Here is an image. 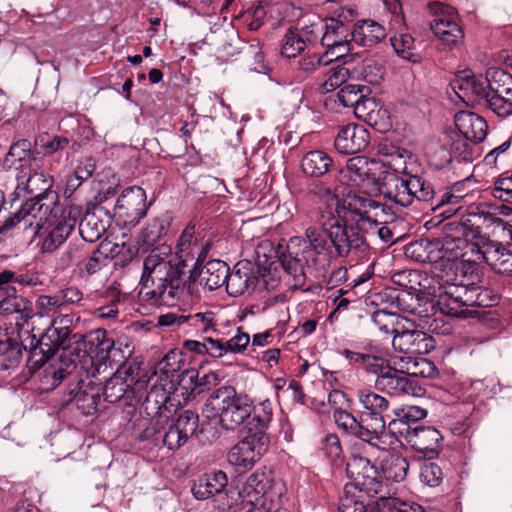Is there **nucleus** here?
<instances>
[{
	"label": "nucleus",
	"mask_w": 512,
	"mask_h": 512,
	"mask_svg": "<svg viewBox=\"0 0 512 512\" xmlns=\"http://www.w3.org/2000/svg\"><path fill=\"white\" fill-rule=\"evenodd\" d=\"M333 166L331 156L322 150H312L306 153L301 160V168L305 175L320 178L326 175Z\"/></svg>",
	"instance_id": "ea45409f"
},
{
	"label": "nucleus",
	"mask_w": 512,
	"mask_h": 512,
	"mask_svg": "<svg viewBox=\"0 0 512 512\" xmlns=\"http://www.w3.org/2000/svg\"><path fill=\"white\" fill-rule=\"evenodd\" d=\"M376 390L390 396L416 395L417 386L408 375L389 365L381 375L375 379Z\"/></svg>",
	"instance_id": "412c9836"
},
{
	"label": "nucleus",
	"mask_w": 512,
	"mask_h": 512,
	"mask_svg": "<svg viewBox=\"0 0 512 512\" xmlns=\"http://www.w3.org/2000/svg\"><path fill=\"white\" fill-rule=\"evenodd\" d=\"M255 283L256 276L253 272V263L247 259L237 262L233 272H228L227 280L225 281L227 293L233 297L242 295L250 287L254 290L256 287Z\"/></svg>",
	"instance_id": "a878e982"
},
{
	"label": "nucleus",
	"mask_w": 512,
	"mask_h": 512,
	"mask_svg": "<svg viewBox=\"0 0 512 512\" xmlns=\"http://www.w3.org/2000/svg\"><path fill=\"white\" fill-rule=\"evenodd\" d=\"M239 503L235 512H255L256 473H252L239 491Z\"/></svg>",
	"instance_id": "3c124183"
},
{
	"label": "nucleus",
	"mask_w": 512,
	"mask_h": 512,
	"mask_svg": "<svg viewBox=\"0 0 512 512\" xmlns=\"http://www.w3.org/2000/svg\"><path fill=\"white\" fill-rule=\"evenodd\" d=\"M388 428L393 434L403 437L424 458L432 459L439 454L443 436L436 428L423 425L405 427L400 421H390Z\"/></svg>",
	"instance_id": "9b49d317"
},
{
	"label": "nucleus",
	"mask_w": 512,
	"mask_h": 512,
	"mask_svg": "<svg viewBox=\"0 0 512 512\" xmlns=\"http://www.w3.org/2000/svg\"><path fill=\"white\" fill-rule=\"evenodd\" d=\"M379 207L376 201L365 195L348 194L342 202V220L368 232L378 226L377 214L373 212Z\"/></svg>",
	"instance_id": "ddd939ff"
},
{
	"label": "nucleus",
	"mask_w": 512,
	"mask_h": 512,
	"mask_svg": "<svg viewBox=\"0 0 512 512\" xmlns=\"http://www.w3.org/2000/svg\"><path fill=\"white\" fill-rule=\"evenodd\" d=\"M23 212L24 203L14 207V203L7 201L4 192L0 190V235L19 232L20 227H25L27 218H24Z\"/></svg>",
	"instance_id": "7c9ffc66"
},
{
	"label": "nucleus",
	"mask_w": 512,
	"mask_h": 512,
	"mask_svg": "<svg viewBox=\"0 0 512 512\" xmlns=\"http://www.w3.org/2000/svg\"><path fill=\"white\" fill-rule=\"evenodd\" d=\"M484 92L512 98V75L501 69L494 70L485 82Z\"/></svg>",
	"instance_id": "09e8293b"
},
{
	"label": "nucleus",
	"mask_w": 512,
	"mask_h": 512,
	"mask_svg": "<svg viewBox=\"0 0 512 512\" xmlns=\"http://www.w3.org/2000/svg\"><path fill=\"white\" fill-rule=\"evenodd\" d=\"M184 333L191 336L229 339L221 330L217 313L212 310L199 311L186 315Z\"/></svg>",
	"instance_id": "aec40b11"
},
{
	"label": "nucleus",
	"mask_w": 512,
	"mask_h": 512,
	"mask_svg": "<svg viewBox=\"0 0 512 512\" xmlns=\"http://www.w3.org/2000/svg\"><path fill=\"white\" fill-rule=\"evenodd\" d=\"M385 37V28L371 19L356 23L351 32V40L364 47H372L380 43Z\"/></svg>",
	"instance_id": "72a5a7b5"
},
{
	"label": "nucleus",
	"mask_w": 512,
	"mask_h": 512,
	"mask_svg": "<svg viewBox=\"0 0 512 512\" xmlns=\"http://www.w3.org/2000/svg\"><path fill=\"white\" fill-rule=\"evenodd\" d=\"M199 415L191 410H184L181 412L173 425L181 430V433L184 435L187 440L192 437L198 428Z\"/></svg>",
	"instance_id": "680f3d73"
},
{
	"label": "nucleus",
	"mask_w": 512,
	"mask_h": 512,
	"mask_svg": "<svg viewBox=\"0 0 512 512\" xmlns=\"http://www.w3.org/2000/svg\"><path fill=\"white\" fill-rule=\"evenodd\" d=\"M87 347L89 353L82 357L79 363L80 373H85L86 378H95L106 373L111 352L114 349L115 341L108 336L103 328L92 330L87 335Z\"/></svg>",
	"instance_id": "9d476101"
},
{
	"label": "nucleus",
	"mask_w": 512,
	"mask_h": 512,
	"mask_svg": "<svg viewBox=\"0 0 512 512\" xmlns=\"http://www.w3.org/2000/svg\"><path fill=\"white\" fill-rule=\"evenodd\" d=\"M323 75L325 80L320 89L322 93H328L341 87L347 81L350 73L346 67L337 64L325 69Z\"/></svg>",
	"instance_id": "5fc2aeb1"
},
{
	"label": "nucleus",
	"mask_w": 512,
	"mask_h": 512,
	"mask_svg": "<svg viewBox=\"0 0 512 512\" xmlns=\"http://www.w3.org/2000/svg\"><path fill=\"white\" fill-rule=\"evenodd\" d=\"M356 397L363 408L362 418L367 417L371 421L367 426L380 435L386 426L385 414L390 407L389 400L370 388L358 389Z\"/></svg>",
	"instance_id": "f3484780"
},
{
	"label": "nucleus",
	"mask_w": 512,
	"mask_h": 512,
	"mask_svg": "<svg viewBox=\"0 0 512 512\" xmlns=\"http://www.w3.org/2000/svg\"><path fill=\"white\" fill-rule=\"evenodd\" d=\"M349 178L357 183L374 184L379 193L388 201L408 207L415 199L429 200L433 196L431 183L419 175L389 171L385 164L366 156H355L347 160Z\"/></svg>",
	"instance_id": "7ed1b4c3"
},
{
	"label": "nucleus",
	"mask_w": 512,
	"mask_h": 512,
	"mask_svg": "<svg viewBox=\"0 0 512 512\" xmlns=\"http://www.w3.org/2000/svg\"><path fill=\"white\" fill-rule=\"evenodd\" d=\"M362 229L348 223L345 225H334L328 229V238L338 256L344 257L351 252L364 253L368 245Z\"/></svg>",
	"instance_id": "2eb2a0df"
},
{
	"label": "nucleus",
	"mask_w": 512,
	"mask_h": 512,
	"mask_svg": "<svg viewBox=\"0 0 512 512\" xmlns=\"http://www.w3.org/2000/svg\"><path fill=\"white\" fill-rule=\"evenodd\" d=\"M367 504L362 495L356 494L352 486H344L343 493L339 499L338 512H367Z\"/></svg>",
	"instance_id": "6e6d98bb"
},
{
	"label": "nucleus",
	"mask_w": 512,
	"mask_h": 512,
	"mask_svg": "<svg viewBox=\"0 0 512 512\" xmlns=\"http://www.w3.org/2000/svg\"><path fill=\"white\" fill-rule=\"evenodd\" d=\"M12 314H18L17 320L20 322L30 316L37 315L33 313L31 302L18 295L14 286H8L0 293V315L9 316Z\"/></svg>",
	"instance_id": "c85d7f7f"
},
{
	"label": "nucleus",
	"mask_w": 512,
	"mask_h": 512,
	"mask_svg": "<svg viewBox=\"0 0 512 512\" xmlns=\"http://www.w3.org/2000/svg\"><path fill=\"white\" fill-rule=\"evenodd\" d=\"M369 144V132L362 125L343 126L334 142L335 149L342 154H353L364 150Z\"/></svg>",
	"instance_id": "393cba45"
},
{
	"label": "nucleus",
	"mask_w": 512,
	"mask_h": 512,
	"mask_svg": "<svg viewBox=\"0 0 512 512\" xmlns=\"http://www.w3.org/2000/svg\"><path fill=\"white\" fill-rule=\"evenodd\" d=\"M59 291H56L52 295H40L36 301V306L40 310V313H36L40 316H52L59 312L64 306L61 300Z\"/></svg>",
	"instance_id": "e2e57ef3"
},
{
	"label": "nucleus",
	"mask_w": 512,
	"mask_h": 512,
	"mask_svg": "<svg viewBox=\"0 0 512 512\" xmlns=\"http://www.w3.org/2000/svg\"><path fill=\"white\" fill-rule=\"evenodd\" d=\"M305 46L304 37L299 31L289 29L282 41L281 54L287 58L296 57L304 50Z\"/></svg>",
	"instance_id": "bf43d9fd"
},
{
	"label": "nucleus",
	"mask_w": 512,
	"mask_h": 512,
	"mask_svg": "<svg viewBox=\"0 0 512 512\" xmlns=\"http://www.w3.org/2000/svg\"><path fill=\"white\" fill-rule=\"evenodd\" d=\"M256 432L253 427L247 429L246 435L231 448L228 453V462L235 467L236 472L250 471L256 461Z\"/></svg>",
	"instance_id": "4be33fe9"
},
{
	"label": "nucleus",
	"mask_w": 512,
	"mask_h": 512,
	"mask_svg": "<svg viewBox=\"0 0 512 512\" xmlns=\"http://www.w3.org/2000/svg\"><path fill=\"white\" fill-rule=\"evenodd\" d=\"M394 413L396 418L391 421H400L405 425V427H415V425H419L418 421L427 416L426 410L419 406H407L405 408L395 410Z\"/></svg>",
	"instance_id": "69168bd1"
},
{
	"label": "nucleus",
	"mask_w": 512,
	"mask_h": 512,
	"mask_svg": "<svg viewBox=\"0 0 512 512\" xmlns=\"http://www.w3.org/2000/svg\"><path fill=\"white\" fill-rule=\"evenodd\" d=\"M392 346L396 351L405 354H426L433 348L431 336L420 330H403L395 332Z\"/></svg>",
	"instance_id": "b1692460"
},
{
	"label": "nucleus",
	"mask_w": 512,
	"mask_h": 512,
	"mask_svg": "<svg viewBox=\"0 0 512 512\" xmlns=\"http://www.w3.org/2000/svg\"><path fill=\"white\" fill-rule=\"evenodd\" d=\"M42 321V316H30L23 322L17 321L18 336L17 339L4 336L0 338V370H7L19 364L22 349L29 351L31 359H35L36 364H44L49 361L46 356V348L42 345L43 329L36 328V324Z\"/></svg>",
	"instance_id": "0eeeda50"
},
{
	"label": "nucleus",
	"mask_w": 512,
	"mask_h": 512,
	"mask_svg": "<svg viewBox=\"0 0 512 512\" xmlns=\"http://www.w3.org/2000/svg\"><path fill=\"white\" fill-rule=\"evenodd\" d=\"M146 192L140 186H130L119 195L114 213L124 226H136L147 214Z\"/></svg>",
	"instance_id": "4468645a"
},
{
	"label": "nucleus",
	"mask_w": 512,
	"mask_h": 512,
	"mask_svg": "<svg viewBox=\"0 0 512 512\" xmlns=\"http://www.w3.org/2000/svg\"><path fill=\"white\" fill-rule=\"evenodd\" d=\"M76 369H79V365L70 357L61 354L45 369L46 378H50L51 386L56 388L64 379L73 378L76 380V376L73 375Z\"/></svg>",
	"instance_id": "79ce46f5"
},
{
	"label": "nucleus",
	"mask_w": 512,
	"mask_h": 512,
	"mask_svg": "<svg viewBox=\"0 0 512 512\" xmlns=\"http://www.w3.org/2000/svg\"><path fill=\"white\" fill-rule=\"evenodd\" d=\"M87 383L80 378L77 381L78 390L69 392L71 396L66 405L75 407L81 415L89 416L95 414L100 399L101 379L87 378Z\"/></svg>",
	"instance_id": "6ab92c4d"
},
{
	"label": "nucleus",
	"mask_w": 512,
	"mask_h": 512,
	"mask_svg": "<svg viewBox=\"0 0 512 512\" xmlns=\"http://www.w3.org/2000/svg\"><path fill=\"white\" fill-rule=\"evenodd\" d=\"M188 243L187 226L177 239L175 257L169 246L152 248L143 261L139 283V298L153 305L173 306L191 300L188 275L185 268L192 262L193 254Z\"/></svg>",
	"instance_id": "f257e3e1"
},
{
	"label": "nucleus",
	"mask_w": 512,
	"mask_h": 512,
	"mask_svg": "<svg viewBox=\"0 0 512 512\" xmlns=\"http://www.w3.org/2000/svg\"><path fill=\"white\" fill-rule=\"evenodd\" d=\"M35 161V152L32 150V144L27 139H20L14 142L3 161L4 167L7 169L15 168H23L26 163Z\"/></svg>",
	"instance_id": "a19ab883"
},
{
	"label": "nucleus",
	"mask_w": 512,
	"mask_h": 512,
	"mask_svg": "<svg viewBox=\"0 0 512 512\" xmlns=\"http://www.w3.org/2000/svg\"><path fill=\"white\" fill-rule=\"evenodd\" d=\"M432 186L433 196L429 200L415 199V202L429 203L430 209L433 212L440 210L439 215L444 219H448L456 214L461 209V202L464 199L463 193H457L458 185H454L452 188L446 190L442 194L436 196L435 190Z\"/></svg>",
	"instance_id": "c756f323"
},
{
	"label": "nucleus",
	"mask_w": 512,
	"mask_h": 512,
	"mask_svg": "<svg viewBox=\"0 0 512 512\" xmlns=\"http://www.w3.org/2000/svg\"><path fill=\"white\" fill-rule=\"evenodd\" d=\"M52 183V177L47 176L44 172L37 171L33 173L30 172L26 181L21 182V184H25V189L28 193L35 194L34 197L30 198L28 201H37L39 204L49 202L48 198H50V194L58 198V194L51 190Z\"/></svg>",
	"instance_id": "58836bf2"
},
{
	"label": "nucleus",
	"mask_w": 512,
	"mask_h": 512,
	"mask_svg": "<svg viewBox=\"0 0 512 512\" xmlns=\"http://www.w3.org/2000/svg\"><path fill=\"white\" fill-rule=\"evenodd\" d=\"M342 205L340 206L339 199L329 201L319 207V223L324 229H331L334 225H341L339 220H342Z\"/></svg>",
	"instance_id": "4d7b16f0"
},
{
	"label": "nucleus",
	"mask_w": 512,
	"mask_h": 512,
	"mask_svg": "<svg viewBox=\"0 0 512 512\" xmlns=\"http://www.w3.org/2000/svg\"><path fill=\"white\" fill-rule=\"evenodd\" d=\"M391 45L396 52V54L410 61H415L414 59V38L406 33H400L398 35H394L390 38Z\"/></svg>",
	"instance_id": "052dcab7"
},
{
	"label": "nucleus",
	"mask_w": 512,
	"mask_h": 512,
	"mask_svg": "<svg viewBox=\"0 0 512 512\" xmlns=\"http://www.w3.org/2000/svg\"><path fill=\"white\" fill-rule=\"evenodd\" d=\"M477 258H482L496 273L512 276V252L501 243L482 240Z\"/></svg>",
	"instance_id": "5701e85b"
},
{
	"label": "nucleus",
	"mask_w": 512,
	"mask_h": 512,
	"mask_svg": "<svg viewBox=\"0 0 512 512\" xmlns=\"http://www.w3.org/2000/svg\"><path fill=\"white\" fill-rule=\"evenodd\" d=\"M105 230L104 223L94 213H86L79 222V233L85 242L98 240Z\"/></svg>",
	"instance_id": "8fccbe9b"
},
{
	"label": "nucleus",
	"mask_w": 512,
	"mask_h": 512,
	"mask_svg": "<svg viewBox=\"0 0 512 512\" xmlns=\"http://www.w3.org/2000/svg\"><path fill=\"white\" fill-rule=\"evenodd\" d=\"M478 261H482V258L469 255L459 262L446 264L441 270L439 278L443 285L434 306L442 314L467 317L468 307H490L497 304V294L480 286L482 279Z\"/></svg>",
	"instance_id": "f03ea898"
},
{
	"label": "nucleus",
	"mask_w": 512,
	"mask_h": 512,
	"mask_svg": "<svg viewBox=\"0 0 512 512\" xmlns=\"http://www.w3.org/2000/svg\"><path fill=\"white\" fill-rule=\"evenodd\" d=\"M454 122L459 134L473 143H480L487 136L488 124L476 113L460 111L455 114Z\"/></svg>",
	"instance_id": "bb28decb"
},
{
	"label": "nucleus",
	"mask_w": 512,
	"mask_h": 512,
	"mask_svg": "<svg viewBox=\"0 0 512 512\" xmlns=\"http://www.w3.org/2000/svg\"><path fill=\"white\" fill-rule=\"evenodd\" d=\"M378 104L374 98L369 95H364V98L359 100L356 106L353 108L355 116L369 124L376 123L375 113L377 111Z\"/></svg>",
	"instance_id": "774afa93"
},
{
	"label": "nucleus",
	"mask_w": 512,
	"mask_h": 512,
	"mask_svg": "<svg viewBox=\"0 0 512 512\" xmlns=\"http://www.w3.org/2000/svg\"><path fill=\"white\" fill-rule=\"evenodd\" d=\"M342 355L349 361L350 364L358 365L367 373L373 374L376 377L381 375L382 372L390 365L388 360L379 354L373 353L371 350L363 352H356L349 349H344Z\"/></svg>",
	"instance_id": "473e14b6"
},
{
	"label": "nucleus",
	"mask_w": 512,
	"mask_h": 512,
	"mask_svg": "<svg viewBox=\"0 0 512 512\" xmlns=\"http://www.w3.org/2000/svg\"><path fill=\"white\" fill-rule=\"evenodd\" d=\"M228 479L223 471H216L199 478L192 487L193 495L197 499L205 500L220 494L227 486Z\"/></svg>",
	"instance_id": "4c0bfd02"
},
{
	"label": "nucleus",
	"mask_w": 512,
	"mask_h": 512,
	"mask_svg": "<svg viewBox=\"0 0 512 512\" xmlns=\"http://www.w3.org/2000/svg\"><path fill=\"white\" fill-rule=\"evenodd\" d=\"M500 215H512V208L504 204L493 208L491 211L484 214V223L487 226H494L495 228H500L503 232L507 231L509 233V229H512V225L500 217Z\"/></svg>",
	"instance_id": "0e129e2a"
},
{
	"label": "nucleus",
	"mask_w": 512,
	"mask_h": 512,
	"mask_svg": "<svg viewBox=\"0 0 512 512\" xmlns=\"http://www.w3.org/2000/svg\"><path fill=\"white\" fill-rule=\"evenodd\" d=\"M171 221L167 215L152 218L138 235L137 244L140 249L147 251L159 242L170 228Z\"/></svg>",
	"instance_id": "f704fd0d"
},
{
	"label": "nucleus",
	"mask_w": 512,
	"mask_h": 512,
	"mask_svg": "<svg viewBox=\"0 0 512 512\" xmlns=\"http://www.w3.org/2000/svg\"><path fill=\"white\" fill-rule=\"evenodd\" d=\"M470 142L469 139L460 134L451 136L450 150L447 151L444 147H440V161L435 165L438 168H443L454 160L465 163L473 162L475 148Z\"/></svg>",
	"instance_id": "cd10ccee"
},
{
	"label": "nucleus",
	"mask_w": 512,
	"mask_h": 512,
	"mask_svg": "<svg viewBox=\"0 0 512 512\" xmlns=\"http://www.w3.org/2000/svg\"><path fill=\"white\" fill-rule=\"evenodd\" d=\"M148 380L145 376L138 378L134 385L124 381L120 375H114L106 380L102 388L104 400L109 403H116L122 399L125 400L127 405H133V402L143 401L145 409L149 408L151 402L154 403L156 413H158L162 405L167 400L166 392L163 388L156 386L151 387L149 391Z\"/></svg>",
	"instance_id": "6e6552de"
},
{
	"label": "nucleus",
	"mask_w": 512,
	"mask_h": 512,
	"mask_svg": "<svg viewBox=\"0 0 512 512\" xmlns=\"http://www.w3.org/2000/svg\"><path fill=\"white\" fill-rule=\"evenodd\" d=\"M88 256L87 245L84 243L68 245L59 258V265L62 269L80 265Z\"/></svg>",
	"instance_id": "13d9d810"
},
{
	"label": "nucleus",
	"mask_w": 512,
	"mask_h": 512,
	"mask_svg": "<svg viewBox=\"0 0 512 512\" xmlns=\"http://www.w3.org/2000/svg\"><path fill=\"white\" fill-rule=\"evenodd\" d=\"M345 486H352L356 489V494L366 495L367 497H375L381 494L384 489V484L380 480L379 472L377 468L373 469L372 473H366L362 476H358L352 479L351 483H347Z\"/></svg>",
	"instance_id": "c03bdc74"
},
{
	"label": "nucleus",
	"mask_w": 512,
	"mask_h": 512,
	"mask_svg": "<svg viewBox=\"0 0 512 512\" xmlns=\"http://www.w3.org/2000/svg\"><path fill=\"white\" fill-rule=\"evenodd\" d=\"M196 225L193 221L187 224L188 243L193 254L192 266L188 270V289L191 291V300H199L203 290L213 291L225 284L229 266L222 260H207L212 248L211 240H203L196 234Z\"/></svg>",
	"instance_id": "423d86ee"
},
{
	"label": "nucleus",
	"mask_w": 512,
	"mask_h": 512,
	"mask_svg": "<svg viewBox=\"0 0 512 512\" xmlns=\"http://www.w3.org/2000/svg\"><path fill=\"white\" fill-rule=\"evenodd\" d=\"M222 416L221 424L226 429H234L250 417L253 402L246 395H237Z\"/></svg>",
	"instance_id": "e433bc0d"
},
{
	"label": "nucleus",
	"mask_w": 512,
	"mask_h": 512,
	"mask_svg": "<svg viewBox=\"0 0 512 512\" xmlns=\"http://www.w3.org/2000/svg\"><path fill=\"white\" fill-rule=\"evenodd\" d=\"M351 32L341 19L333 17L325 21L321 44L330 58L338 60L350 52Z\"/></svg>",
	"instance_id": "dca6fc26"
},
{
	"label": "nucleus",
	"mask_w": 512,
	"mask_h": 512,
	"mask_svg": "<svg viewBox=\"0 0 512 512\" xmlns=\"http://www.w3.org/2000/svg\"><path fill=\"white\" fill-rule=\"evenodd\" d=\"M347 409L348 408L333 411V419L336 426L373 447L384 449L385 442L382 441L381 436L376 434L375 430H370L369 426L363 424L365 419L362 418V416L360 420H358L352 413L348 412Z\"/></svg>",
	"instance_id": "a211bd4d"
},
{
	"label": "nucleus",
	"mask_w": 512,
	"mask_h": 512,
	"mask_svg": "<svg viewBox=\"0 0 512 512\" xmlns=\"http://www.w3.org/2000/svg\"><path fill=\"white\" fill-rule=\"evenodd\" d=\"M370 93L371 89L366 85L346 84L337 93V98L343 107L354 108L359 100L364 98V95Z\"/></svg>",
	"instance_id": "864d4df0"
},
{
	"label": "nucleus",
	"mask_w": 512,
	"mask_h": 512,
	"mask_svg": "<svg viewBox=\"0 0 512 512\" xmlns=\"http://www.w3.org/2000/svg\"><path fill=\"white\" fill-rule=\"evenodd\" d=\"M274 62L262 52H258V90L264 99L275 98L280 92L279 82L273 74Z\"/></svg>",
	"instance_id": "2f4dec72"
},
{
	"label": "nucleus",
	"mask_w": 512,
	"mask_h": 512,
	"mask_svg": "<svg viewBox=\"0 0 512 512\" xmlns=\"http://www.w3.org/2000/svg\"><path fill=\"white\" fill-rule=\"evenodd\" d=\"M480 105L489 109L500 118H506L512 115V98L496 96L492 93L484 92Z\"/></svg>",
	"instance_id": "603ef678"
},
{
	"label": "nucleus",
	"mask_w": 512,
	"mask_h": 512,
	"mask_svg": "<svg viewBox=\"0 0 512 512\" xmlns=\"http://www.w3.org/2000/svg\"><path fill=\"white\" fill-rule=\"evenodd\" d=\"M430 242L431 241L411 243L406 247L405 254L418 262L437 264L438 257L435 252H430L428 249V244Z\"/></svg>",
	"instance_id": "338daca9"
},
{
	"label": "nucleus",
	"mask_w": 512,
	"mask_h": 512,
	"mask_svg": "<svg viewBox=\"0 0 512 512\" xmlns=\"http://www.w3.org/2000/svg\"><path fill=\"white\" fill-rule=\"evenodd\" d=\"M470 231L461 223H450L446 226L444 236L428 244L430 252H435L439 266L445 268L446 264L455 263L469 255L477 256L481 242H472L468 239Z\"/></svg>",
	"instance_id": "1a4fd4ad"
},
{
	"label": "nucleus",
	"mask_w": 512,
	"mask_h": 512,
	"mask_svg": "<svg viewBox=\"0 0 512 512\" xmlns=\"http://www.w3.org/2000/svg\"><path fill=\"white\" fill-rule=\"evenodd\" d=\"M54 321L48 322V327L44 328L42 335V345L46 348V356H49V360L59 350H65L68 346L70 329L68 327L55 328Z\"/></svg>",
	"instance_id": "37998d69"
},
{
	"label": "nucleus",
	"mask_w": 512,
	"mask_h": 512,
	"mask_svg": "<svg viewBox=\"0 0 512 512\" xmlns=\"http://www.w3.org/2000/svg\"><path fill=\"white\" fill-rule=\"evenodd\" d=\"M284 239L277 233L264 238L258 243V290L260 288L271 291L280 284L283 272L291 275L297 283L304 280V266L308 262L306 256L290 251L286 255L283 246Z\"/></svg>",
	"instance_id": "39448f33"
},
{
	"label": "nucleus",
	"mask_w": 512,
	"mask_h": 512,
	"mask_svg": "<svg viewBox=\"0 0 512 512\" xmlns=\"http://www.w3.org/2000/svg\"><path fill=\"white\" fill-rule=\"evenodd\" d=\"M430 28L434 35L447 46L457 44L464 37L462 28L450 16L436 15L431 21Z\"/></svg>",
	"instance_id": "c9c22d12"
},
{
	"label": "nucleus",
	"mask_w": 512,
	"mask_h": 512,
	"mask_svg": "<svg viewBox=\"0 0 512 512\" xmlns=\"http://www.w3.org/2000/svg\"><path fill=\"white\" fill-rule=\"evenodd\" d=\"M236 394L234 387L222 386L211 394L207 400L206 406L214 417H219L221 420L227 408H229V405L234 401L233 399Z\"/></svg>",
	"instance_id": "de8ad7c7"
},
{
	"label": "nucleus",
	"mask_w": 512,
	"mask_h": 512,
	"mask_svg": "<svg viewBox=\"0 0 512 512\" xmlns=\"http://www.w3.org/2000/svg\"><path fill=\"white\" fill-rule=\"evenodd\" d=\"M250 341L247 333L241 331V328L236 329V334L229 339L211 338L208 336L202 337V341L186 340L183 347L190 352L198 355H209L212 358H220L228 352L239 353L246 349Z\"/></svg>",
	"instance_id": "f8f14e48"
},
{
	"label": "nucleus",
	"mask_w": 512,
	"mask_h": 512,
	"mask_svg": "<svg viewBox=\"0 0 512 512\" xmlns=\"http://www.w3.org/2000/svg\"><path fill=\"white\" fill-rule=\"evenodd\" d=\"M485 82L486 81H476L474 77L456 79L452 83V88L464 102L477 100L480 104L485 90Z\"/></svg>",
	"instance_id": "49530a36"
},
{
	"label": "nucleus",
	"mask_w": 512,
	"mask_h": 512,
	"mask_svg": "<svg viewBox=\"0 0 512 512\" xmlns=\"http://www.w3.org/2000/svg\"><path fill=\"white\" fill-rule=\"evenodd\" d=\"M381 469L387 480L400 482L403 481L407 475L409 463L402 455L390 453L382 460Z\"/></svg>",
	"instance_id": "a18cd8bd"
},
{
	"label": "nucleus",
	"mask_w": 512,
	"mask_h": 512,
	"mask_svg": "<svg viewBox=\"0 0 512 512\" xmlns=\"http://www.w3.org/2000/svg\"><path fill=\"white\" fill-rule=\"evenodd\" d=\"M49 202L39 204L35 201L24 203V218L27 225L20 227L19 232H27L33 238L42 235L41 251L51 253L58 249L73 232L80 216L81 209L70 205L63 208L53 194Z\"/></svg>",
	"instance_id": "20e7f679"
}]
</instances>
